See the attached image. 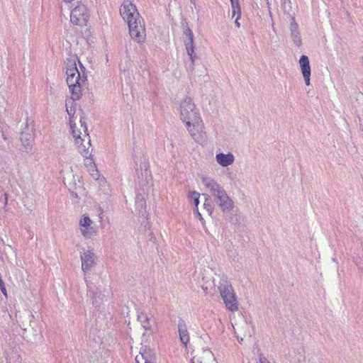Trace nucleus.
<instances>
[{
	"label": "nucleus",
	"instance_id": "obj_1",
	"mask_svg": "<svg viewBox=\"0 0 363 363\" xmlns=\"http://www.w3.org/2000/svg\"><path fill=\"white\" fill-rule=\"evenodd\" d=\"M80 130L75 129V125H71V130L73 137L74 138L75 144L77 145L79 152L86 158L85 165L90 167L89 170L92 171L91 173L94 179H97L99 177V172L96 169L95 165H92L94 163L93 160L91 158V152L93 150L91 148V139L90 136L87 133V126L86 122L80 118Z\"/></svg>",
	"mask_w": 363,
	"mask_h": 363
},
{
	"label": "nucleus",
	"instance_id": "obj_2",
	"mask_svg": "<svg viewBox=\"0 0 363 363\" xmlns=\"http://www.w3.org/2000/svg\"><path fill=\"white\" fill-rule=\"evenodd\" d=\"M201 182L213 197L215 203L223 213L230 212L234 208V201L228 195L224 188L214 179L202 176Z\"/></svg>",
	"mask_w": 363,
	"mask_h": 363
},
{
	"label": "nucleus",
	"instance_id": "obj_3",
	"mask_svg": "<svg viewBox=\"0 0 363 363\" xmlns=\"http://www.w3.org/2000/svg\"><path fill=\"white\" fill-rule=\"evenodd\" d=\"M218 288L226 308L232 312L238 311V304L230 283L225 278H221Z\"/></svg>",
	"mask_w": 363,
	"mask_h": 363
},
{
	"label": "nucleus",
	"instance_id": "obj_4",
	"mask_svg": "<svg viewBox=\"0 0 363 363\" xmlns=\"http://www.w3.org/2000/svg\"><path fill=\"white\" fill-rule=\"evenodd\" d=\"M180 118L184 123L200 118L199 110L196 108L191 98L185 97L179 104Z\"/></svg>",
	"mask_w": 363,
	"mask_h": 363
},
{
	"label": "nucleus",
	"instance_id": "obj_5",
	"mask_svg": "<svg viewBox=\"0 0 363 363\" xmlns=\"http://www.w3.org/2000/svg\"><path fill=\"white\" fill-rule=\"evenodd\" d=\"M130 38L138 44H143L146 40L145 22L140 16L128 23Z\"/></svg>",
	"mask_w": 363,
	"mask_h": 363
},
{
	"label": "nucleus",
	"instance_id": "obj_6",
	"mask_svg": "<svg viewBox=\"0 0 363 363\" xmlns=\"http://www.w3.org/2000/svg\"><path fill=\"white\" fill-rule=\"evenodd\" d=\"M186 128L191 138L196 143H202L205 139L204 125L201 118L185 123Z\"/></svg>",
	"mask_w": 363,
	"mask_h": 363
},
{
	"label": "nucleus",
	"instance_id": "obj_7",
	"mask_svg": "<svg viewBox=\"0 0 363 363\" xmlns=\"http://www.w3.org/2000/svg\"><path fill=\"white\" fill-rule=\"evenodd\" d=\"M120 15L123 19L128 23L129 21H135V18L140 17L136 6L132 4L130 0H123L120 8Z\"/></svg>",
	"mask_w": 363,
	"mask_h": 363
},
{
	"label": "nucleus",
	"instance_id": "obj_8",
	"mask_svg": "<svg viewBox=\"0 0 363 363\" xmlns=\"http://www.w3.org/2000/svg\"><path fill=\"white\" fill-rule=\"evenodd\" d=\"M88 18L87 9L84 4L77 6L70 13L71 23L79 26H86Z\"/></svg>",
	"mask_w": 363,
	"mask_h": 363
},
{
	"label": "nucleus",
	"instance_id": "obj_9",
	"mask_svg": "<svg viewBox=\"0 0 363 363\" xmlns=\"http://www.w3.org/2000/svg\"><path fill=\"white\" fill-rule=\"evenodd\" d=\"M33 132H34L33 121L31 119H29L27 117L25 128L21 133V137H20L22 145L26 149V152H28V150H30L31 148L32 142L33 140Z\"/></svg>",
	"mask_w": 363,
	"mask_h": 363
},
{
	"label": "nucleus",
	"instance_id": "obj_10",
	"mask_svg": "<svg viewBox=\"0 0 363 363\" xmlns=\"http://www.w3.org/2000/svg\"><path fill=\"white\" fill-rule=\"evenodd\" d=\"M194 352L191 363H217L213 352L209 349H199Z\"/></svg>",
	"mask_w": 363,
	"mask_h": 363
},
{
	"label": "nucleus",
	"instance_id": "obj_11",
	"mask_svg": "<svg viewBox=\"0 0 363 363\" xmlns=\"http://www.w3.org/2000/svg\"><path fill=\"white\" fill-rule=\"evenodd\" d=\"M184 35H186V40H184V44L186 50V52L188 55L190 57L191 61V69H194V63L196 58V56L194 53V35L190 28H186L184 31Z\"/></svg>",
	"mask_w": 363,
	"mask_h": 363
},
{
	"label": "nucleus",
	"instance_id": "obj_12",
	"mask_svg": "<svg viewBox=\"0 0 363 363\" xmlns=\"http://www.w3.org/2000/svg\"><path fill=\"white\" fill-rule=\"evenodd\" d=\"M91 223L92 220L86 215H83L79 220L81 233L86 238H91L96 232L94 228L91 225Z\"/></svg>",
	"mask_w": 363,
	"mask_h": 363
},
{
	"label": "nucleus",
	"instance_id": "obj_13",
	"mask_svg": "<svg viewBox=\"0 0 363 363\" xmlns=\"http://www.w3.org/2000/svg\"><path fill=\"white\" fill-rule=\"evenodd\" d=\"M155 360L153 351L146 347H142L139 354L135 357V363H155Z\"/></svg>",
	"mask_w": 363,
	"mask_h": 363
},
{
	"label": "nucleus",
	"instance_id": "obj_14",
	"mask_svg": "<svg viewBox=\"0 0 363 363\" xmlns=\"http://www.w3.org/2000/svg\"><path fill=\"white\" fill-rule=\"evenodd\" d=\"M82 269L84 272L90 270L96 264L94 254L91 250H84L81 252Z\"/></svg>",
	"mask_w": 363,
	"mask_h": 363
},
{
	"label": "nucleus",
	"instance_id": "obj_15",
	"mask_svg": "<svg viewBox=\"0 0 363 363\" xmlns=\"http://www.w3.org/2000/svg\"><path fill=\"white\" fill-rule=\"evenodd\" d=\"M289 30L290 36L294 45L297 47L301 46L302 40L301 37V33L299 30L298 25L296 22L294 17H291Z\"/></svg>",
	"mask_w": 363,
	"mask_h": 363
},
{
	"label": "nucleus",
	"instance_id": "obj_16",
	"mask_svg": "<svg viewBox=\"0 0 363 363\" xmlns=\"http://www.w3.org/2000/svg\"><path fill=\"white\" fill-rule=\"evenodd\" d=\"M301 70L307 86L310 85L311 67L308 57L306 55H301L299 60Z\"/></svg>",
	"mask_w": 363,
	"mask_h": 363
},
{
	"label": "nucleus",
	"instance_id": "obj_17",
	"mask_svg": "<svg viewBox=\"0 0 363 363\" xmlns=\"http://www.w3.org/2000/svg\"><path fill=\"white\" fill-rule=\"evenodd\" d=\"M82 82H83L82 81H78L77 82L67 84L72 95V101H69V103H71L72 105L74 104V101L79 100L82 95L81 90V84Z\"/></svg>",
	"mask_w": 363,
	"mask_h": 363
},
{
	"label": "nucleus",
	"instance_id": "obj_18",
	"mask_svg": "<svg viewBox=\"0 0 363 363\" xmlns=\"http://www.w3.org/2000/svg\"><path fill=\"white\" fill-rule=\"evenodd\" d=\"M178 331L181 342L185 346H186L190 340V337L187 330V327L184 321L182 320H180L179 321Z\"/></svg>",
	"mask_w": 363,
	"mask_h": 363
},
{
	"label": "nucleus",
	"instance_id": "obj_19",
	"mask_svg": "<svg viewBox=\"0 0 363 363\" xmlns=\"http://www.w3.org/2000/svg\"><path fill=\"white\" fill-rule=\"evenodd\" d=\"M216 162L222 167H228L232 164L235 160V157L232 153H219L216 156Z\"/></svg>",
	"mask_w": 363,
	"mask_h": 363
},
{
	"label": "nucleus",
	"instance_id": "obj_20",
	"mask_svg": "<svg viewBox=\"0 0 363 363\" xmlns=\"http://www.w3.org/2000/svg\"><path fill=\"white\" fill-rule=\"evenodd\" d=\"M138 320L141 323L145 330H152V316L143 311H138L137 315Z\"/></svg>",
	"mask_w": 363,
	"mask_h": 363
},
{
	"label": "nucleus",
	"instance_id": "obj_21",
	"mask_svg": "<svg viewBox=\"0 0 363 363\" xmlns=\"http://www.w3.org/2000/svg\"><path fill=\"white\" fill-rule=\"evenodd\" d=\"M293 363H321L320 359L317 356H311L308 358L306 362V357L302 352H298L293 357Z\"/></svg>",
	"mask_w": 363,
	"mask_h": 363
},
{
	"label": "nucleus",
	"instance_id": "obj_22",
	"mask_svg": "<svg viewBox=\"0 0 363 363\" xmlns=\"http://www.w3.org/2000/svg\"><path fill=\"white\" fill-rule=\"evenodd\" d=\"M67 74V84H71L74 82H77L78 81L84 82L86 77L83 76L81 77L80 73L77 68H74V69H69V71H66Z\"/></svg>",
	"mask_w": 363,
	"mask_h": 363
},
{
	"label": "nucleus",
	"instance_id": "obj_23",
	"mask_svg": "<svg viewBox=\"0 0 363 363\" xmlns=\"http://www.w3.org/2000/svg\"><path fill=\"white\" fill-rule=\"evenodd\" d=\"M87 296L93 299L92 304L95 308H99L101 303V298L99 296H97V293H95L94 291L91 290V286L87 284Z\"/></svg>",
	"mask_w": 363,
	"mask_h": 363
},
{
	"label": "nucleus",
	"instance_id": "obj_24",
	"mask_svg": "<svg viewBox=\"0 0 363 363\" xmlns=\"http://www.w3.org/2000/svg\"><path fill=\"white\" fill-rule=\"evenodd\" d=\"M203 196L206 199L203 203L204 208L207 211L209 215H211L213 211V206L211 203V199L208 194H203Z\"/></svg>",
	"mask_w": 363,
	"mask_h": 363
},
{
	"label": "nucleus",
	"instance_id": "obj_25",
	"mask_svg": "<svg viewBox=\"0 0 363 363\" xmlns=\"http://www.w3.org/2000/svg\"><path fill=\"white\" fill-rule=\"evenodd\" d=\"M232 7L233 16L236 14H241L239 0H230Z\"/></svg>",
	"mask_w": 363,
	"mask_h": 363
},
{
	"label": "nucleus",
	"instance_id": "obj_26",
	"mask_svg": "<svg viewBox=\"0 0 363 363\" xmlns=\"http://www.w3.org/2000/svg\"><path fill=\"white\" fill-rule=\"evenodd\" d=\"M66 71L69 69H74L77 67L76 60L74 58H67L65 62Z\"/></svg>",
	"mask_w": 363,
	"mask_h": 363
},
{
	"label": "nucleus",
	"instance_id": "obj_27",
	"mask_svg": "<svg viewBox=\"0 0 363 363\" xmlns=\"http://www.w3.org/2000/svg\"><path fill=\"white\" fill-rule=\"evenodd\" d=\"M199 196L200 194L198 192L194 191L191 194V198L194 200V203L196 207H198L199 203Z\"/></svg>",
	"mask_w": 363,
	"mask_h": 363
},
{
	"label": "nucleus",
	"instance_id": "obj_28",
	"mask_svg": "<svg viewBox=\"0 0 363 363\" xmlns=\"http://www.w3.org/2000/svg\"><path fill=\"white\" fill-rule=\"evenodd\" d=\"M66 108H67V112L68 113V115L70 117V125H72V118L74 116V108H72V106L69 107L68 106V103L66 104Z\"/></svg>",
	"mask_w": 363,
	"mask_h": 363
},
{
	"label": "nucleus",
	"instance_id": "obj_29",
	"mask_svg": "<svg viewBox=\"0 0 363 363\" xmlns=\"http://www.w3.org/2000/svg\"><path fill=\"white\" fill-rule=\"evenodd\" d=\"M256 363H270L269 360L264 356L261 355Z\"/></svg>",
	"mask_w": 363,
	"mask_h": 363
},
{
	"label": "nucleus",
	"instance_id": "obj_30",
	"mask_svg": "<svg viewBox=\"0 0 363 363\" xmlns=\"http://www.w3.org/2000/svg\"><path fill=\"white\" fill-rule=\"evenodd\" d=\"M137 204L140 205V206H141V207H143V206L145 204V201L143 199H141L137 201Z\"/></svg>",
	"mask_w": 363,
	"mask_h": 363
},
{
	"label": "nucleus",
	"instance_id": "obj_31",
	"mask_svg": "<svg viewBox=\"0 0 363 363\" xmlns=\"http://www.w3.org/2000/svg\"><path fill=\"white\" fill-rule=\"evenodd\" d=\"M237 15H238V16L235 19V23L236 26L239 28L240 25V23L238 22V20L240 18L241 14H237Z\"/></svg>",
	"mask_w": 363,
	"mask_h": 363
},
{
	"label": "nucleus",
	"instance_id": "obj_32",
	"mask_svg": "<svg viewBox=\"0 0 363 363\" xmlns=\"http://www.w3.org/2000/svg\"><path fill=\"white\" fill-rule=\"evenodd\" d=\"M69 191H71L72 196H74L76 198L78 197L77 193L72 190L71 187H69Z\"/></svg>",
	"mask_w": 363,
	"mask_h": 363
},
{
	"label": "nucleus",
	"instance_id": "obj_33",
	"mask_svg": "<svg viewBox=\"0 0 363 363\" xmlns=\"http://www.w3.org/2000/svg\"><path fill=\"white\" fill-rule=\"evenodd\" d=\"M245 336V335H243L242 336H240V337L239 335H238V336H237V338H238V340H239V342H241L243 340V337H244Z\"/></svg>",
	"mask_w": 363,
	"mask_h": 363
},
{
	"label": "nucleus",
	"instance_id": "obj_34",
	"mask_svg": "<svg viewBox=\"0 0 363 363\" xmlns=\"http://www.w3.org/2000/svg\"><path fill=\"white\" fill-rule=\"evenodd\" d=\"M28 316L29 318H34V316L30 312L28 313Z\"/></svg>",
	"mask_w": 363,
	"mask_h": 363
},
{
	"label": "nucleus",
	"instance_id": "obj_35",
	"mask_svg": "<svg viewBox=\"0 0 363 363\" xmlns=\"http://www.w3.org/2000/svg\"><path fill=\"white\" fill-rule=\"evenodd\" d=\"M197 213H198V216H199V217L200 220H202V219H203V218L201 217V213H200L198 211H197Z\"/></svg>",
	"mask_w": 363,
	"mask_h": 363
},
{
	"label": "nucleus",
	"instance_id": "obj_36",
	"mask_svg": "<svg viewBox=\"0 0 363 363\" xmlns=\"http://www.w3.org/2000/svg\"><path fill=\"white\" fill-rule=\"evenodd\" d=\"M89 33V30H86L84 34L88 36V34Z\"/></svg>",
	"mask_w": 363,
	"mask_h": 363
},
{
	"label": "nucleus",
	"instance_id": "obj_37",
	"mask_svg": "<svg viewBox=\"0 0 363 363\" xmlns=\"http://www.w3.org/2000/svg\"><path fill=\"white\" fill-rule=\"evenodd\" d=\"M73 0H64V1L67 2V3H69L71 1H72Z\"/></svg>",
	"mask_w": 363,
	"mask_h": 363
},
{
	"label": "nucleus",
	"instance_id": "obj_38",
	"mask_svg": "<svg viewBox=\"0 0 363 363\" xmlns=\"http://www.w3.org/2000/svg\"><path fill=\"white\" fill-rule=\"evenodd\" d=\"M80 64V68L82 69H84V66L79 62Z\"/></svg>",
	"mask_w": 363,
	"mask_h": 363
},
{
	"label": "nucleus",
	"instance_id": "obj_39",
	"mask_svg": "<svg viewBox=\"0 0 363 363\" xmlns=\"http://www.w3.org/2000/svg\"><path fill=\"white\" fill-rule=\"evenodd\" d=\"M145 172H147V167H146V164H145Z\"/></svg>",
	"mask_w": 363,
	"mask_h": 363
}]
</instances>
